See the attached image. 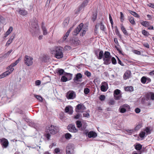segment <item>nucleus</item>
Returning a JSON list of instances; mask_svg holds the SVG:
<instances>
[{"label": "nucleus", "mask_w": 154, "mask_h": 154, "mask_svg": "<svg viewBox=\"0 0 154 154\" xmlns=\"http://www.w3.org/2000/svg\"><path fill=\"white\" fill-rule=\"evenodd\" d=\"M87 29L88 28L86 26H84L83 23H81L75 29L73 34L76 35L80 32V35L83 36L85 34Z\"/></svg>", "instance_id": "obj_1"}, {"label": "nucleus", "mask_w": 154, "mask_h": 154, "mask_svg": "<svg viewBox=\"0 0 154 154\" xmlns=\"http://www.w3.org/2000/svg\"><path fill=\"white\" fill-rule=\"evenodd\" d=\"M51 53L54 55L55 57L57 59H60L63 56L62 50L60 47H57L54 50H52Z\"/></svg>", "instance_id": "obj_2"}, {"label": "nucleus", "mask_w": 154, "mask_h": 154, "mask_svg": "<svg viewBox=\"0 0 154 154\" xmlns=\"http://www.w3.org/2000/svg\"><path fill=\"white\" fill-rule=\"evenodd\" d=\"M33 58L28 55H25L24 57V62L25 64L27 66H31L33 64Z\"/></svg>", "instance_id": "obj_3"}, {"label": "nucleus", "mask_w": 154, "mask_h": 154, "mask_svg": "<svg viewBox=\"0 0 154 154\" xmlns=\"http://www.w3.org/2000/svg\"><path fill=\"white\" fill-rule=\"evenodd\" d=\"M66 96L68 99H73L75 97L76 94L74 91H70L67 93Z\"/></svg>", "instance_id": "obj_4"}, {"label": "nucleus", "mask_w": 154, "mask_h": 154, "mask_svg": "<svg viewBox=\"0 0 154 154\" xmlns=\"http://www.w3.org/2000/svg\"><path fill=\"white\" fill-rule=\"evenodd\" d=\"M49 132L52 134H55L58 131V128L53 125H51L49 127Z\"/></svg>", "instance_id": "obj_5"}, {"label": "nucleus", "mask_w": 154, "mask_h": 154, "mask_svg": "<svg viewBox=\"0 0 154 154\" xmlns=\"http://www.w3.org/2000/svg\"><path fill=\"white\" fill-rule=\"evenodd\" d=\"M108 88V85L107 82H103L101 83L100 89L102 91L105 92L107 90Z\"/></svg>", "instance_id": "obj_6"}, {"label": "nucleus", "mask_w": 154, "mask_h": 154, "mask_svg": "<svg viewBox=\"0 0 154 154\" xmlns=\"http://www.w3.org/2000/svg\"><path fill=\"white\" fill-rule=\"evenodd\" d=\"M67 128L68 130L71 132L76 133L78 131V129L75 128L74 125H69L68 126Z\"/></svg>", "instance_id": "obj_7"}, {"label": "nucleus", "mask_w": 154, "mask_h": 154, "mask_svg": "<svg viewBox=\"0 0 154 154\" xmlns=\"http://www.w3.org/2000/svg\"><path fill=\"white\" fill-rule=\"evenodd\" d=\"M85 109L84 105L83 104H80L76 106V111L77 112H82Z\"/></svg>", "instance_id": "obj_8"}, {"label": "nucleus", "mask_w": 154, "mask_h": 154, "mask_svg": "<svg viewBox=\"0 0 154 154\" xmlns=\"http://www.w3.org/2000/svg\"><path fill=\"white\" fill-rule=\"evenodd\" d=\"M0 143L3 147L4 148H6L8 144V140L5 138L1 139Z\"/></svg>", "instance_id": "obj_9"}, {"label": "nucleus", "mask_w": 154, "mask_h": 154, "mask_svg": "<svg viewBox=\"0 0 154 154\" xmlns=\"http://www.w3.org/2000/svg\"><path fill=\"white\" fill-rule=\"evenodd\" d=\"M74 146L72 143H69L67 146L66 148V151H74Z\"/></svg>", "instance_id": "obj_10"}, {"label": "nucleus", "mask_w": 154, "mask_h": 154, "mask_svg": "<svg viewBox=\"0 0 154 154\" xmlns=\"http://www.w3.org/2000/svg\"><path fill=\"white\" fill-rule=\"evenodd\" d=\"M121 91L118 89L115 90L114 91L113 96L114 99L116 100H118L120 99V97H116V95L120 94Z\"/></svg>", "instance_id": "obj_11"}, {"label": "nucleus", "mask_w": 154, "mask_h": 154, "mask_svg": "<svg viewBox=\"0 0 154 154\" xmlns=\"http://www.w3.org/2000/svg\"><path fill=\"white\" fill-rule=\"evenodd\" d=\"M40 33V31L39 27L37 25H36L34 29V32L33 33V35L35 36H37L39 35Z\"/></svg>", "instance_id": "obj_12"}, {"label": "nucleus", "mask_w": 154, "mask_h": 154, "mask_svg": "<svg viewBox=\"0 0 154 154\" xmlns=\"http://www.w3.org/2000/svg\"><path fill=\"white\" fill-rule=\"evenodd\" d=\"M147 100H154V93L152 92H149L147 94L146 96Z\"/></svg>", "instance_id": "obj_13"}, {"label": "nucleus", "mask_w": 154, "mask_h": 154, "mask_svg": "<svg viewBox=\"0 0 154 154\" xmlns=\"http://www.w3.org/2000/svg\"><path fill=\"white\" fill-rule=\"evenodd\" d=\"M65 112H68L70 114H72L73 113L72 108L70 106H68L65 108Z\"/></svg>", "instance_id": "obj_14"}, {"label": "nucleus", "mask_w": 154, "mask_h": 154, "mask_svg": "<svg viewBox=\"0 0 154 154\" xmlns=\"http://www.w3.org/2000/svg\"><path fill=\"white\" fill-rule=\"evenodd\" d=\"M18 13L22 15L25 16L27 14V12L23 9H19L17 10Z\"/></svg>", "instance_id": "obj_15"}, {"label": "nucleus", "mask_w": 154, "mask_h": 154, "mask_svg": "<svg viewBox=\"0 0 154 154\" xmlns=\"http://www.w3.org/2000/svg\"><path fill=\"white\" fill-rule=\"evenodd\" d=\"M88 136L89 138H95L97 137V134L94 132L91 131L88 134Z\"/></svg>", "instance_id": "obj_16"}, {"label": "nucleus", "mask_w": 154, "mask_h": 154, "mask_svg": "<svg viewBox=\"0 0 154 154\" xmlns=\"http://www.w3.org/2000/svg\"><path fill=\"white\" fill-rule=\"evenodd\" d=\"M151 81V79L145 76L143 77L141 79V82L143 84H145L147 81L148 82H150Z\"/></svg>", "instance_id": "obj_17"}, {"label": "nucleus", "mask_w": 154, "mask_h": 154, "mask_svg": "<svg viewBox=\"0 0 154 154\" xmlns=\"http://www.w3.org/2000/svg\"><path fill=\"white\" fill-rule=\"evenodd\" d=\"M130 73L131 72L130 71H127L126 72L124 75V79H125L126 80L129 78V77H130Z\"/></svg>", "instance_id": "obj_18"}, {"label": "nucleus", "mask_w": 154, "mask_h": 154, "mask_svg": "<svg viewBox=\"0 0 154 154\" xmlns=\"http://www.w3.org/2000/svg\"><path fill=\"white\" fill-rule=\"evenodd\" d=\"M111 58H103V63L105 65H108L111 63Z\"/></svg>", "instance_id": "obj_19"}, {"label": "nucleus", "mask_w": 154, "mask_h": 154, "mask_svg": "<svg viewBox=\"0 0 154 154\" xmlns=\"http://www.w3.org/2000/svg\"><path fill=\"white\" fill-rule=\"evenodd\" d=\"M10 74V72L9 71H7L4 72L2 74L0 75V79L3 78L8 75Z\"/></svg>", "instance_id": "obj_20"}, {"label": "nucleus", "mask_w": 154, "mask_h": 154, "mask_svg": "<svg viewBox=\"0 0 154 154\" xmlns=\"http://www.w3.org/2000/svg\"><path fill=\"white\" fill-rule=\"evenodd\" d=\"M21 57L19 58L17 60H16L14 63H12L10 65V67H14L16 66L21 60Z\"/></svg>", "instance_id": "obj_21"}, {"label": "nucleus", "mask_w": 154, "mask_h": 154, "mask_svg": "<svg viewBox=\"0 0 154 154\" xmlns=\"http://www.w3.org/2000/svg\"><path fill=\"white\" fill-rule=\"evenodd\" d=\"M42 28L43 31V34L44 35H46L48 34V32L45 26L43 24L42 26Z\"/></svg>", "instance_id": "obj_22"}, {"label": "nucleus", "mask_w": 154, "mask_h": 154, "mask_svg": "<svg viewBox=\"0 0 154 154\" xmlns=\"http://www.w3.org/2000/svg\"><path fill=\"white\" fill-rule=\"evenodd\" d=\"M125 89L126 91L129 92H132L134 90L133 88L131 86L126 87L125 88Z\"/></svg>", "instance_id": "obj_23"}, {"label": "nucleus", "mask_w": 154, "mask_h": 154, "mask_svg": "<svg viewBox=\"0 0 154 154\" xmlns=\"http://www.w3.org/2000/svg\"><path fill=\"white\" fill-rule=\"evenodd\" d=\"M111 56L110 55V53L108 51H105L104 53L103 58H110Z\"/></svg>", "instance_id": "obj_24"}, {"label": "nucleus", "mask_w": 154, "mask_h": 154, "mask_svg": "<svg viewBox=\"0 0 154 154\" xmlns=\"http://www.w3.org/2000/svg\"><path fill=\"white\" fill-rule=\"evenodd\" d=\"M55 154H62V151L61 149L59 148H56L54 150Z\"/></svg>", "instance_id": "obj_25"}, {"label": "nucleus", "mask_w": 154, "mask_h": 154, "mask_svg": "<svg viewBox=\"0 0 154 154\" xmlns=\"http://www.w3.org/2000/svg\"><path fill=\"white\" fill-rule=\"evenodd\" d=\"M121 27L122 30L124 34L125 35H127L128 33H127V31L122 24H121Z\"/></svg>", "instance_id": "obj_26"}, {"label": "nucleus", "mask_w": 154, "mask_h": 154, "mask_svg": "<svg viewBox=\"0 0 154 154\" xmlns=\"http://www.w3.org/2000/svg\"><path fill=\"white\" fill-rule=\"evenodd\" d=\"M119 111L121 113H124L126 111V109L124 108L122 106H120L119 109Z\"/></svg>", "instance_id": "obj_27"}, {"label": "nucleus", "mask_w": 154, "mask_h": 154, "mask_svg": "<svg viewBox=\"0 0 154 154\" xmlns=\"http://www.w3.org/2000/svg\"><path fill=\"white\" fill-rule=\"evenodd\" d=\"M82 77V75L80 73H78L76 75L75 77L74 78V80H78V79H81Z\"/></svg>", "instance_id": "obj_28"}, {"label": "nucleus", "mask_w": 154, "mask_h": 154, "mask_svg": "<svg viewBox=\"0 0 154 154\" xmlns=\"http://www.w3.org/2000/svg\"><path fill=\"white\" fill-rule=\"evenodd\" d=\"M142 146L140 144H138L135 146V148L137 150H140L142 148Z\"/></svg>", "instance_id": "obj_29"}, {"label": "nucleus", "mask_w": 154, "mask_h": 154, "mask_svg": "<svg viewBox=\"0 0 154 154\" xmlns=\"http://www.w3.org/2000/svg\"><path fill=\"white\" fill-rule=\"evenodd\" d=\"M71 30H72V28H71L66 32V33L65 35L64 36V37L63 38V39L64 40H65L66 38L67 37L69 36V33H70V32L71 31Z\"/></svg>", "instance_id": "obj_30"}, {"label": "nucleus", "mask_w": 154, "mask_h": 154, "mask_svg": "<svg viewBox=\"0 0 154 154\" xmlns=\"http://www.w3.org/2000/svg\"><path fill=\"white\" fill-rule=\"evenodd\" d=\"M57 73L60 75L63 74L64 72V70L62 69H57Z\"/></svg>", "instance_id": "obj_31"}, {"label": "nucleus", "mask_w": 154, "mask_h": 154, "mask_svg": "<svg viewBox=\"0 0 154 154\" xmlns=\"http://www.w3.org/2000/svg\"><path fill=\"white\" fill-rule=\"evenodd\" d=\"M141 24L145 27H147L149 26V23L147 21H145L142 22Z\"/></svg>", "instance_id": "obj_32"}, {"label": "nucleus", "mask_w": 154, "mask_h": 154, "mask_svg": "<svg viewBox=\"0 0 154 154\" xmlns=\"http://www.w3.org/2000/svg\"><path fill=\"white\" fill-rule=\"evenodd\" d=\"M69 21V18H66L63 22V24L64 26H67L68 24Z\"/></svg>", "instance_id": "obj_33"}, {"label": "nucleus", "mask_w": 154, "mask_h": 154, "mask_svg": "<svg viewBox=\"0 0 154 154\" xmlns=\"http://www.w3.org/2000/svg\"><path fill=\"white\" fill-rule=\"evenodd\" d=\"M146 134L145 132L144 131H141L139 134L140 137L142 138H144Z\"/></svg>", "instance_id": "obj_34"}, {"label": "nucleus", "mask_w": 154, "mask_h": 154, "mask_svg": "<svg viewBox=\"0 0 154 154\" xmlns=\"http://www.w3.org/2000/svg\"><path fill=\"white\" fill-rule=\"evenodd\" d=\"M129 12L131 14L133 15L135 17L138 18L139 17V16L138 15L136 12L131 11H129Z\"/></svg>", "instance_id": "obj_35"}, {"label": "nucleus", "mask_w": 154, "mask_h": 154, "mask_svg": "<svg viewBox=\"0 0 154 154\" xmlns=\"http://www.w3.org/2000/svg\"><path fill=\"white\" fill-rule=\"evenodd\" d=\"M129 20L130 23L133 25H135V23L134 20V18L133 17H130Z\"/></svg>", "instance_id": "obj_36"}, {"label": "nucleus", "mask_w": 154, "mask_h": 154, "mask_svg": "<svg viewBox=\"0 0 154 154\" xmlns=\"http://www.w3.org/2000/svg\"><path fill=\"white\" fill-rule=\"evenodd\" d=\"M103 52L102 51H101L100 52L99 54V56L98 57V59H101L103 56Z\"/></svg>", "instance_id": "obj_37"}, {"label": "nucleus", "mask_w": 154, "mask_h": 154, "mask_svg": "<svg viewBox=\"0 0 154 154\" xmlns=\"http://www.w3.org/2000/svg\"><path fill=\"white\" fill-rule=\"evenodd\" d=\"M65 137L66 139H69L71 138L72 135L70 134L67 133L65 134Z\"/></svg>", "instance_id": "obj_38"}, {"label": "nucleus", "mask_w": 154, "mask_h": 154, "mask_svg": "<svg viewBox=\"0 0 154 154\" xmlns=\"http://www.w3.org/2000/svg\"><path fill=\"white\" fill-rule=\"evenodd\" d=\"M76 124L77 127L78 128H80L82 127V123L79 121H77L76 122Z\"/></svg>", "instance_id": "obj_39"}, {"label": "nucleus", "mask_w": 154, "mask_h": 154, "mask_svg": "<svg viewBox=\"0 0 154 154\" xmlns=\"http://www.w3.org/2000/svg\"><path fill=\"white\" fill-rule=\"evenodd\" d=\"M142 127V124H139L136 126L135 128V130L136 131H138Z\"/></svg>", "instance_id": "obj_40"}, {"label": "nucleus", "mask_w": 154, "mask_h": 154, "mask_svg": "<svg viewBox=\"0 0 154 154\" xmlns=\"http://www.w3.org/2000/svg\"><path fill=\"white\" fill-rule=\"evenodd\" d=\"M144 130V131L145 132L146 131L147 134H149L150 133V129L148 127H146Z\"/></svg>", "instance_id": "obj_41"}, {"label": "nucleus", "mask_w": 154, "mask_h": 154, "mask_svg": "<svg viewBox=\"0 0 154 154\" xmlns=\"http://www.w3.org/2000/svg\"><path fill=\"white\" fill-rule=\"evenodd\" d=\"M142 32L143 34L145 36H147L149 35V33L145 30H143Z\"/></svg>", "instance_id": "obj_42"}, {"label": "nucleus", "mask_w": 154, "mask_h": 154, "mask_svg": "<svg viewBox=\"0 0 154 154\" xmlns=\"http://www.w3.org/2000/svg\"><path fill=\"white\" fill-rule=\"evenodd\" d=\"M120 21L121 22H123L124 20V15L122 12H120Z\"/></svg>", "instance_id": "obj_43"}, {"label": "nucleus", "mask_w": 154, "mask_h": 154, "mask_svg": "<svg viewBox=\"0 0 154 154\" xmlns=\"http://www.w3.org/2000/svg\"><path fill=\"white\" fill-rule=\"evenodd\" d=\"M123 107L125 108L126 109V110H129L130 109V107L129 106V105L127 104H125L122 105Z\"/></svg>", "instance_id": "obj_44"}, {"label": "nucleus", "mask_w": 154, "mask_h": 154, "mask_svg": "<svg viewBox=\"0 0 154 154\" xmlns=\"http://www.w3.org/2000/svg\"><path fill=\"white\" fill-rule=\"evenodd\" d=\"M105 98L106 97L103 95H101L99 97V99L101 101H103L104 100Z\"/></svg>", "instance_id": "obj_45"}, {"label": "nucleus", "mask_w": 154, "mask_h": 154, "mask_svg": "<svg viewBox=\"0 0 154 154\" xmlns=\"http://www.w3.org/2000/svg\"><path fill=\"white\" fill-rule=\"evenodd\" d=\"M90 92V90L88 88H85L84 90V93L85 94H88Z\"/></svg>", "instance_id": "obj_46"}, {"label": "nucleus", "mask_w": 154, "mask_h": 154, "mask_svg": "<svg viewBox=\"0 0 154 154\" xmlns=\"http://www.w3.org/2000/svg\"><path fill=\"white\" fill-rule=\"evenodd\" d=\"M61 79L63 82H66L68 80L67 78L65 76H63L61 78Z\"/></svg>", "instance_id": "obj_47"}, {"label": "nucleus", "mask_w": 154, "mask_h": 154, "mask_svg": "<svg viewBox=\"0 0 154 154\" xmlns=\"http://www.w3.org/2000/svg\"><path fill=\"white\" fill-rule=\"evenodd\" d=\"M111 61L112 63L113 64H116V59L114 57H112L111 58Z\"/></svg>", "instance_id": "obj_48"}, {"label": "nucleus", "mask_w": 154, "mask_h": 154, "mask_svg": "<svg viewBox=\"0 0 154 154\" xmlns=\"http://www.w3.org/2000/svg\"><path fill=\"white\" fill-rule=\"evenodd\" d=\"M115 103V101L113 100H111L109 102V105H113Z\"/></svg>", "instance_id": "obj_49"}, {"label": "nucleus", "mask_w": 154, "mask_h": 154, "mask_svg": "<svg viewBox=\"0 0 154 154\" xmlns=\"http://www.w3.org/2000/svg\"><path fill=\"white\" fill-rule=\"evenodd\" d=\"M35 97L39 101H42V97L40 96L35 95Z\"/></svg>", "instance_id": "obj_50"}, {"label": "nucleus", "mask_w": 154, "mask_h": 154, "mask_svg": "<svg viewBox=\"0 0 154 154\" xmlns=\"http://www.w3.org/2000/svg\"><path fill=\"white\" fill-rule=\"evenodd\" d=\"M115 32L116 34L117 35H118L120 37H121V35H120L119 32L117 27L116 28V29L115 30Z\"/></svg>", "instance_id": "obj_51"}, {"label": "nucleus", "mask_w": 154, "mask_h": 154, "mask_svg": "<svg viewBox=\"0 0 154 154\" xmlns=\"http://www.w3.org/2000/svg\"><path fill=\"white\" fill-rule=\"evenodd\" d=\"M80 43V41L78 39H76L74 41V44L75 45H77L79 44Z\"/></svg>", "instance_id": "obj_52"}, {"label": "nucleus", "mask_w": 154, "mask_h": 154, "mask_svg": "<svg viewBox=\"0 0 154 154\" xmlns=\"http://www.w3.org/2000/svg\"><path fill=\"white\" fill-rule=\"evenodd\" d=\"M10 28L8 29L7 32H6V33L5 34V37H6L10 34Z\"/></svg>", "instance_id": "obj_53"}, {"label": "nucleus", "mask_w": 154, "mask_h": 154, "mask_svg": "<svg viewBox=\"0 0 154 154\" xmlns=\"http://www.w3.org/2000/svg\"><path fill=\"white\" fill-rule=\"evenodd\" d=\"M67 77L68 78V80H70L72 79V75L69 73H67Z\"/></svg>", "instance_id": "obj_54"}, {"label": "nucleus", "mask_w": 154, "mask_h": 154, "mask_svg": "<svg viewBox=\"0 0 154 154\" xmlns=\"http://www.w3.org/2000/svg\"><path fill=\"white\" fill-rule=\"evenodd\" d=\"M133 52L134 54H137L138 55H140L141 54L140 52V51H139L137 50H134L133 51Z\"/></svg>", "instance_id": "obj_55"}, {"label": "nucleus", "mask_w": 154, "mask_h": 154, "mask_svg": "<svg viewBox=\"0 0 154 154\" xmlns=\"http://www.w3.org/2000/svg\"><path fill=\"white\" fill-rule=\"evenodd\" d=\"M35 85H39L41 84V81L39 80H38L35 82Z\"/></svg>", "instance_id": "obj_56"}, {"label": "nucleus", "mask_w": 154, "mask_h": 154, "mask_svg": "<svg viewBox=\"0 0 154 154\" xmlns=\"http://www.w3.org/2000/svg\"><path fill=\"white\" fill-rule=\"evenodd\" d=\"M97 16V14L95 13L93 15L92 19L94 21L96 19Z\"/></svg>", "instance_id": "obj_57"}, {"label": "nucleus", "mask_w": 154, "mask_h": 154, "mask_svg": "<svg viewBox=\"0 0 154 154\" xmlns=\"http://www.w3.org/2000/svg\"><path fill=\"white\" fill-rule=\"evenodd\" d=\"M109 20H110V23H111L112 25V24L113 23V21H112V17L111 15L110 14H109Z\"/></svg>", "instance_id": "obj_58"}, {"label": "nucleus", "mask_w": 154, "mask_h": 154, "mask_svg": "<svg viewBox=\"0 0 154 154\" xmlns=\"http://www.w3.org/2000/svg\"><path fill=\"white\" fill-rule=\"evenodd\" d=\"M15 34H12L11 37L10 38V40H11V41L13 40V39L15 38Z\"/></svg>", "instance_id": "obj_59"}, {"label": "nucleus", "mask_w": 154, "mask_h": 154, "mask_svg": "<svg viewBox=\"0 0 154 154\" xmlns=\"http://www.w3.org/2000/svg\"><path fill=\"white\" fill-rule=\"evenodd\" d=\"M135 112L137 113H139L140 112V110L138 108H137L135 110Z\"/></svg>", "instance_id": "obj_60"}, {"label": "nucleus", "mask_w": 154, "mask_h": 154, "mask_svg": "<svg viewBox=\"0 0 154 154\" xmlns=\"http://www.w3.org/2000/svg\"><path fill=\"white\" fill-rule=\"evenodd\" d=\"M83 115L84 117H88L89 116V114L86 112L84 113Z\"/></svg>", "instance_id": "obj_61"}, {"label": "nucleus", "mask_w": 154, "mask_h": 154, "mask_svg": "<svg viewBox=\"0 0 154 154\" xmlns=\"http://www.w3.org/2000/svg\"><path fill=\"white\" fill-rule=\"evenodd\" d=\"M127 131L128 134H131L134 132V130H127Z\"/></svg>", "instance_id": "obj_62"}, {"label": "nucleus", "mask_w": 154, "mask_h": 154, "mask_svg": "<svg viewBox=\"0 0 154 154\" xmlns=\"http://www.w3.org/2000/svg\"><path fill=\"white\" fill-rule=\"evenodd\" d=\"M66 154H74V151H66Z\"/></svg>", "instance_id": "obj_63"}, {"label": "nucleus", "mask_w": 154, "mask_h": 154, "mask_svg": "<svg viewBox=\"0 0 154 154\" xmlns=\"http://www.w3.org/2000/svg\"><path fill=\"white\" fill-rule=\"evenodd\" d=\"M148 5L149 7L154 8V5L152 4L149 3Z\"/></svg>", "instance_id": "obj_64"}]
</instances>
